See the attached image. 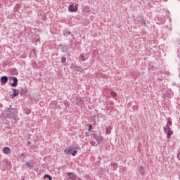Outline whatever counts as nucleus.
I'll return each instance as SVG.
<instances>
[{
	"label": "nucleus",
	"mask_w": 180,
	"mask_h": 180,
	"mask_svg": "<svg viewBox=\"0 0 180 180\" xmlns=\"http://www.w3.org/2000/svg\"><path fill=\"white\" fill-rule=\"evenodd\" d=\"M68 34H71V32H68Z\"/></svg>",
	"instance_id": "nucleus-30"
},
{
	"label": "nucleus",
	"mask_w": 180,
	"mask_h": 180,
	"mask_svg": "<svg viewBox=\"0 0 180 180\" xmlns=\"http://www.w3.org/2000/svg\"><path fill=\"white\" fill-rule=\"evenodd\" d=\"M141 22H142L143 25H146V20H144L143 18H141Z\"/></svg>",
	"instance_id": "nucleus-24"
},
{
	"label": "nucleus",
	"mask_w": 180,
	"mask_h": 180,
	"mask_svg": "<svg viewBox=\"0 0 180 180\" xmlns=\"http://www.w3.org/2000/svg\"><path fill=\"white\" fill-rule=\"evenodd\" d=\"M69 12H77L78 11V4L73 3L70 4L68 7Z\"/></svg>",
	"instance_id": "nucleus-2"
},
{
	"label": "nucleus",
	"mask_w": 180,
	"mask_h": 180,
	"mask_svg": "<svg viewBox=\"0 0 180 180\" xmlns=\"http://www.w3.org/2000/svg\"><path fill=\"white\" fill-rule=\"evenodd\" d=\"M121 171H122V174H126V171H127V169L126 168V167H122V169H121Z\"/></svg>",
	"instance_id": "nucleus-18"
},
{
	"label": "nucleus",
	"mask_w": 180,
	"mask_h": 180,
	"mask_svg": "<svg viewBox=\"0 0 180 180\" xmlns=\"http://www.w3.org/2000/svg\"><path fill=\"white\" fill-rule=\"evenodd\" d=\"M30 113V110H27V115H29Z\"/></svg>",
	"instance_id": "nucleus-28"
},
{
	"label": "nucleus",
	"mask_w": 180,
	"mask_h": 180,
	"mask_svg": "<svg viewBox=\"0 0 180 180\" xmlns=\"http://www.w3.org/2000/svg\"><path fill=\"white\" fill-rule=\"evenodd\" d=\"M44 178L46 179V178H48L49 180H53V179L51 178V176L49 175V174H45L44 176Z\"/></svg>",
	"instance_id": "nucleus-17"
},
{
	"label": "nucleus",
	"mask_w": 180,
	"mask_h": 180,
	"mask_svg": "<svg viewBox=\"0 0 180 180\" xmlns=\"http://www.w3.org/2000/svg\"><path fill=\"white\" fill-rule=\"evenodd\" d=\"M75 148L70 146L68 149H65L64 153L65 154H70L71 153L73 157H75V154H77V150H75Z\"/></svg>",
	"instance_id": "nucleus-1"
},
{
	"label": "nucleus",
	"mask_w": 180,
	"mask_h": 180,
	"mask_svg": "<svg viewBox=\"0 0 180 180\" xmlns=\"http://www.w3.org/2000/svg\"><path fill=\"white\" fill-rule=\"evenodd\" d=\"M171 126H172V122L167 121L166 127H163V129H170Z\"/></svg>",
	"instance_id": "nucleus-13"
},
{
	"label": "nucleus",
	"mask_w": 180,
	"mask_h": 180,
	"mask_svg": "<svg viewBox=\"0 0 180 180\" xmlns=\"http://www.w3.org/2000/svg\"><path fill=\"white\" fill-rule=\"evenodd\" d=\"M27 144H30V141H27Z\"/></svg>",
	"instance_id": "nucleus-31"
},
{
	"label": "nucleus",
	"mask_w": 180,
	"mask_h": 180,
	"mask_svg": "<svg viewBox=\"0 0 180 180\" xmlns=\"http://www.w3.org/2000/svg\"><path fill=\"white\" fill-rule=\"evenodd\" d=\"M111 131H112V128L110 127H108L106 128L105 133H107V134H110Z\"/></svg>",
	"instance_id": "nucleus-15"
},
{
	"label": "nucleus",
	"mask_w": 180,
	"mask_h": 180,
	"mask_svg": "<svg viewBox=\"0 0 180 180\" xmlns=\"http://www.w3.org/2000/svg\"><path fill=\"white\" fill-rule=\"evenodd\" d=\"M92 130V125L89 124V131H91Z\"/></svg>",
	"instance_id": "nucleus-25"
},
{
	"label": "nucleus",
	"mask_w": 180,
	"mask_h": 180,
	"mask_svg": "<svg viewBox=\"0 0 180 180\" xmlns=\"http://www.w3.org/2000/svg\"><path fill=\"white\" fill-rule=\"evenodd\" d=\"M177 158L180 160V153L177 154Z\"/></svg>",
	"instance_id": "nucleus-27"
},
{
	"label": "nucleus",
	"mask_w": 180,
	"mask_h": 180,
	"mask_svg": "<svg viewBox=\"0 0 180 180\" xmlns=\"http://www.w3.org/2000/svg\"><path fill=\"white\" fill-rule=\"evenodd\" d=\"M25 165L27 168L32 169V168H34V161L31 160L30 162H26Z\"/></svg>",
	"instance_id": "nucleus-5"
},
{
	"label": "nucleus",
	"mask_w": 180,
	"mask_h": 180,
	"mask_svg": "<svg viewBox=\"0 0 180 180\" xmlns=\"http://www.w3.org/2000/svg\"><path fill=\"white\" fill-rule=\"evenodd\" d=\"M110 95H111V96H112V98H116V97L117 96V94L116 92H115V91H112V92L110 93Z\"/></svg>",
	"instance_id": "nucleus-16"
},
{
	"label": "nucleus",
	"mask_w": 180,
	"mask_h": 180,
	"mask_svg": "<svg viewBox=\"0 0 180 180\" xmlns=\"http://www.w3.org/2000/svg\"><path fill=\"white\" fill-rule=\"evenodd\" d=\"M3 153L4 154H9L11 153V148L9 147L6 146L3 148Z\"/></svg>",
	"instance_id": "nucleus-10"
},
{
	"label": "nucleus",
	"mask_w": 180,
	"mask_h": 180,
	"mask_svg": "<svg viewBox=\"0 0 180 180\" xmlns=\"http://www.w3.org/2000/svg\"><path fill=\"white\" fill-rule=\"evenodd\" d=\"M84 12L86 13L88 12H91V10H89V8H88L86 10L84 9Z\"/></svg>",
	"instance_id": "nucleus-26"
},
{
	"label": "nucleus",
	"mask_w": 180,
	"mask_h": 180,
	"mask_svg": "<svg viewBox=\"0 0 180 180\" xmlns=\"http://www.w3.org/2000/svg\"><path fill=\"white\" fill-rule=\"evenodd\" d=\"M65 61H67V58H65V57L63 56L61 58V63H65Z\"/></svg>",
	"instance_id": "nucleus-21"
},
{
	"label": "nucleus",
	"mask_w": 180,
	"mask_h": 180,
	"mask_svg": "<svg viewBox=\"0 0 180 180\" xmlns=\"http://www.w3.org/2000/svg\"><path fill=\"white\" fill-rule=\"evenodd\" d=\"M63 103L66 108H68V106H70V103H68V101H65Z\"/></svg>",
	"instance_id": "nucleus-19"
},
{
	"label": "nucleus",
	"mask_w": 180,
	"mask_h": 180,
	"mask_svg": "<svg viewBox=\"0 0 180 180\" xmlns=\"http://www.w3.org/2000/svg\"><path fill=\"white\" fill-rule=\"evenodd\" d=\"M80 58L82 61H85V56H84V54L80 55Z\"/></svg>",
	"instance_id": "nucleus-22"
},
{
	"label": "nucleus",
	"mask_w": 180,
	"mask_h": 180,
	"mask_svg": "<svg viewBox=\"0 0 180 180\" xmlns=\"http://www.w3.org/2000/svg\"><path fill=\"white\" fill-rule=\"evenodd\" d=\"M91 120H93V122H95V121L96 120V117L95 115L91 117Z\"/></svg>",
	"instance_id": "nucleus-23"
},
{
	"label": "nucleus",
	"mask_w": 180,
	"mask_h": 180,
	"mask_svg": "<svg viewBox=\"0 0 180 180\" xmlns=\"http://www.w3.org/2000/svg\"><path fill=\"white\" fill-rule=\"evenodd\" d=\"M139 172L141 174V175H144V174H146V171L144 170V167H141L139 169Z\"/></svg>",
	"instance_id": "nucleus-14"
},
{
	"label": "nucleus",
	"mask_w": 180,
	"mask_h": 180,
	"mask_svg": "<svg viewBox=\"0 0 180 180\" xmlns=\"http://www.w3.org/2000/svg\"><path fill=\"white\" fill-rule=\"evenodd\" d=\"M94 139L97 141L98 143H102V141H103V137H102V136H100V135L94 136Z\"/></svg>",
	"instance_id": "nucleus-6"
},
{
	"label": "nucleus",
	"mask_w": 180,
	"mask_h": 180,
	"mask_svg": "<svg viewBox=\"0 0 180 180\" xmlns=\"http://www.w3.org/2000/svg\"><path fill=\"white\" fill-rule=\"evenodd\" d=\"M1 84H6L8 82V77L6 76H3L1 77Z\"/></svg>",
	"instance_id": "nucleus-8"
},
{
	"label": "nucleus",
	"mask_w": 180,
	"mask_h": 180,
	"mask_svg": "<svg viewBox=\"0 0 180 180\" xmlns=\"http://www.w3.org/2000/svg\"><path fill=\"white\" fill-rule=\"evenodd\" d=\"M13 91V94H12V96H18V95H19V90L16 89H12Z\"/></svg>",
	"instance_id": "nucleus-11"
},
{
	"label": "nucleus",
	"mask_w": 180,
	"mask_h": 180,
	"mask_svg": "<svg viewBox=\"0 0 180 180\" xmlns=\"http://www.w3.org/2000/svg\"><path fill=\"white\" fill-rule=\"evenodd\" d=\"M71 68H73L74 71H77V72H82V68L74 63L71 65Z\"/></svg>",
	"instance_id": "nucleus-4"
},
{
	"label": "nucleus",
	"mask_w": 180,
	"mask_h": 180,
	"mask_svg": "<svg viewBox=\"0 0 180 180\" xmlns=\"http://www.w3.org/2000/svg\"><path fill=\"white\" fill-rule=\"evenodd\" d=\"M110 167L112 168L114 171H116L117 169V167H119V165H117V163L116 162L111 163Z\"/></svg>",
	"instance_id": "nucleus-12"
},
{
	"label": "nucleus",
	"mask_w": 180,
	"mask_h": 180,
	"mask_svg": "<svg viewBox=\"0 0 180 180\" xmlns=\"http://www.w3.org/2000/svg\"><path fill=\"white\" fill-rule=\"evenodd\" d=\"M13 83H11V86H13L14 88H16L18 86V78L13 77Z\"/></svg>",
	"instance_id": "nucleus-9"
},
{
	"label": "nucleus",
	"mask_w": 180,
	"mask_h": 180,
	"mask_svg": "<svg viewBox=\"0 0 180 180\" xmlns=\"http://www.w3.org/2000/svg\"><path fill=\"white\" fill-rule=\"evenodd\" d=\"M163 130H164L165 134H167V139H170L171 136H172V134H174V131H172V130H171V128H163Z\"/></svg>",
	"instance_id": "nucleus-3"
},
{
	"label": "nucleus",
	"mask_w": 180,
	"mask_h": 180,
	"mask_svg": "<svg viewBox=\"0 0 180 180\" xmlns=\"http://www.w3.org/2000/svg\"><path fill=\"white\" fill-rule=\"evenodd\" d=\"M20 156H21V157L25 156V153H21V154H20Z\"/></svg>",
	"instance_id": "nucleus-29"
},
{
	"label": "nucleus",
	"mask_w": 180,
	"mask_h": 180,
	"mask_svg": "<svg viewBox=\"0 0 180 180\" xmlns=\"http://www.w3.org/2000/svg\"><path fill=\"white\" fill-rule=\"evenodd\" d=\"M68 176H69L70 179L71 180H75L77 178V176L74 173L69 172L68 174Z\"/></svg>",
	"instance_id": "nucleus-7"
},
{
	"label": "nucleus",
	"mask_w": 180,
	"mask_h": 180,
	"mask_svg": "<svg viewBox=\"0 0 180 180\" xmlns=\"http://www.w3.org/2000/svg\"><path fill=\"white\" fill-rule=\"evenodd\" d=\"M90 144H91V146H92L93 147L96 146V142H95V141H90Z\"/></svg>",
	"instance_id": "nucleus-20"
}]
</instances>
